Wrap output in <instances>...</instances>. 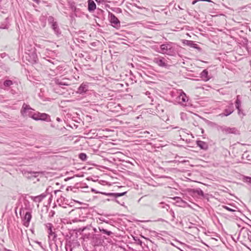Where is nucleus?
Masks as SVG:
<instances>
[{"label":"nucleus","mask_w":251,"mask_h":251,"mask_svg":"<svg viewBox=\"0 0 251 251\" xmlns=\"http://www.w3.org/2000/svg\"><path fill=\"white\" fill-rule=\"evenodd\" d=\"M24 203L25 207H22L20 209V214L21 216L24 215L23 217H22L23 225L27 227L29 226L32 218V215L29 201H26Z\"/></svg>","instance_id":"1"},{"label":"nucleus","mask_w":251,"mask_h":251,"mask_svg":"<svg viewBox=\"0 0 251 251\" xmlns=\"http://www.w3.org/2000/svg\"><path fill=\"white\" fill-rule=\"evenodd\" d=\"M160 50V53L171 56L174 55L176 52L175 44L171 42L161 45Z\"/></svg>","instance_id":"2"},{"label":"nucleus","mask_w":251,"mask_h":251,"mask_svg":"<svg viewBox=\"0 0 251 251\" xmlns=\"http://www.w3.org/2000/svg\"><path fill=\"white\" fill-rule=\"evenodd\" d=\"M33 110L29 105L24 103L21 109V114L24 117L28 116L33 119V116L35 112H33Z\"/></svg>","instance_id":"3"},{"label":"nucleus","mask_w":251,"mask_h":251,"mask_svg":"<svg viewBox=\"0 0 251 251\" xmlns=\"http://www.w3.org/2000/svg\"><path fill=\"white\" fill-rule=\"evenodd\" d=\"M33 119L35 121H42L45 122L51 121L50 116L46 113H41L39 112L35 113Z\"/></svg>","instance_id":"4"},{"label":"nucleus","mask_w":251,"mask_h":251,"mask_svg":"<svg viewBox=\"0 0 251 251\" xmlns=\"http://www.w3.org/2000/svg\"><path fill=\"white\" fill-rule=\"evenodd\" d=\"M189 192L193 196H198L199 198L206 199L208 200V194H204L201 189L198 188L196 189H191Z\"/></svg>","instance_id":"5"},{"label":"nucleus","mask_w":251,"mask_h":251,"mask_svg":"<svg viewBox=\"0 0 251 251\" xmlns=\"http://www.w3.org/2000/svg\"><path fill=\"white\" fill-rule=\"evenodd\" d=\"M153 62L156 64L158 66L167 68L169 67V65L167 63V60L163 57L158 56L155 57L153 59Z\"/></svg>","instance_id":"6"},{"label":"nucleus","mask_w":251,"mask_h":251,"mask_svg":"<svg viewBox=\"0 0 251 251\" xmlns=\"http://www.w3.org/2000/svg\"><path fill=\"white\" fill-rule=\"evenodd\" d=\"M29 52L25 56L26 60H27L29 63L31 64H35L37 63L38 58L37 55L34 49L33 51H29Z\"/></svg>","instance_id":"7"},{"label":"nucleus","mask_w":251,"mask_h":251,"mask_svg":"<svg viewBox=\"0 0 251 251\" xmlns=\"http://www.w3.org/2000/svg\"><path fill=\"white\" fill-rule=\"evenodd\" d=\"M108 19L112 25L115 28L120 27V22L119 19L110 12H108Z\"/></svg>","instance_id":"8"},{"label":"nucleus","mask_w":251,"mask_h":251,"mask_svg":"<svg viewBox=\"0 0 251 251\" xmlns=\"http://www.w3.org/2000/svg\"><path fill=\"white\" fill-rule=\"evenodd\" d=\"M88 83L87 82H83L78 88L77 90L76 91V93L80 95H84L88 91Z\"/></svg>","instance_id":"9"},{"label":"nucleus","mask_w":251,"mask_h":251,"mask_svg":"<svg viewBox=\"0 0 251 251\" xmlns=\"http://www.w3.org/2000/svg\"><path fill=\"white\" fill-rule=\"evenodd\" d=\"M234 111V106L232 103H230L224 110V112L220 114L222 117L227 116L230 115Z\"/></svg>","instance_id":"10"},{"label":"nucleus","mask_w":251,"mask_h":251,"mask_svg":"<svg viewBox=\"0 0 251 251\" xmlns=\"http://www.w3.org/2000/svg\"><path fill=\"white\" fill-rule=\"evenodd\" d=\"M183 43L187 45L188 46L197 49L199 51H201L202 50L198 46V45L195 43V42L193 41L184 40Z\"/></svg>","instance_id":"11"},{"label":"nucleus","mask_w":251,"mask_h":251,"mask_svg":"<svg viewBox=\"0 0 251 251\" xmlns=\"http://www.w3.org/2000/svg\"><path fill=\"white\" fill-rule=\"evenodd\" d=\"M126 193L127 192L126 191L122 193H102V194L110 197H112L114 199H115L116 198L125 195Z\"/></svg>","instance_id":"12"},{"label":"nucleus","mask_w":251,"mask_h":251,"mask_svg":"<svg viewBox=\"0 0 251 251\" xmlns=\"http://www.w3.org/2000/svg\"><path fill=\"white\" fill-rule=\"evenodd\" d=\"M92 244L93 246H99L102 243V240L100 237V235L96 234L93 237V239L91 240Z\"/></svg>","instance_id":"13"},{"label":"nucleus","mask_w":251,"mask_h":251,"mask_svg":"<svg viewBox=\"0 0 251 251\" xmlns=\"http://www.w3.org/2000/svg\"><path fill=\"white\" fill-rule=\"evenodd\" d=\"M220 129L223 131H225L226 133H236L237 129L235 128H230L226 126H220Z\"/></svg>","instance_id":"14"},{"label":"nucleus","mask_w":251,"mask_h":251,"mask_svg":"<svg viewBox=\"0 0 251 251\" xmlns=\"http://www.w3.org/2000/svg\"><path fill=\"white\" fill-rule=\"evenodd\" d=\"M196 144L201 149L206 151L208 149L207 144L204 141L201 140L197 141Z\"/></svg>","instance_id":"15"},{"label":"nucleus","mask_w":251,"mask_h":251,"mask_svg":"<svg viewBox=\"0 0 251 251\" xmlns=\"http://www.w3.org/2000/svg\"><path fill=\"white\" fill-rule=\"evenodd\" d=\"M96 9V4L93 0H88V10L90 12H93Z\"/></svg>","instance_id":"16"},{"label":"nucleus","mask_w":251,"mask_h":251,"mask_svg":"<svg viewBox=\"0 0 251 251\" xmlns=\"http://www.w3.org/2000/svg\"><path fill=\"white\" fill-rule=\"evenodd\" d=\"M51 25V28L54 31V32L55 34H56L57 36H59L61 34V32L60 31V29L59 27V26L58 25L57 23H55L52 24Z\"/></svg>","instance_id":"17"},{"label":"nucleus","mask_w":251,"mask_h":251,"mask_svg":"<svg viewBox=\"0 0 251 251\" xmlns=\"http://www.w3.org/2000/svg\"><path fill=\"white\" fill-rule=\"evenodd\" d=\"M46 226L48 228V233L50 236H53V239H54L56 237L57 235L55 234V232H54L52 230V225L51 223H48L46 225Z\"/></svg>","instance_id":"18"},{"label":"nucleus","mask_w":251,"mask_h":251,"mask_svg":"<svg viewBox=\"0 0 251 251\" xmlns=\"http://www.w3.org/2000/svg\"><path fill=\"white\" fill-rule=\"evenodd\" d=\"M201 77L205 81H208L210 79V77L208 75V72L206 69H204L201 73Z\"/></svg>","instance_id":"19"},{"label":"nucleus","mask_w":251,"mask_h":251,"mask_svg":"<svg viewBox=\"0 0 251 251\" xmlns=\"http://www.w3.org/2000/svg\"><path fill=\"white\" fill-rule=\"evenodd\" d=\"M240 233L246 234L248 239L251 242V231L249 229L245 227H242L240 230Z\"/></svg>","instance_id":"20"},{"label":"nucleus","mask_w":251,"mask_h":251,"mask_svg":"<svg viewBox=\"0 0 251 251\" xmlns=\"http://www.w3.org/2000/svg\"><path fill=\"white\" fill-rule=\"evenodd\" d=\"M55 83L58 85L60 88L65 89V86H69L70 85V83H67V82H63L62 80H60V79H55L54 80Z\"/></svg>","instance_id":"21"},{"label":"nucleus","mask_w":251,"mask_h":251,"mask_svg":"<svg viewBox=\"0 0 251 251\" xmlns=\"http://www.w3.org/2000/svg\"><path fill=\"white\" fill-rule=\"evenodd\" d=\"M47 15H42L40 18L39 21L41 23V25L43 27H45L46 25Z\"/></svg>","instance_id":"22"},{"label":"nucleus","mask_w":251,"mask_h":251,"mask_svg":"<svg viewBox=\"0 0 251 251\" xmlns=\"http://www.w3.org/2000/svg\"><path fill=\"white\" fill-rule=\"evenodd\" d=\"M179 99L180 100H181L180 102H185L188 100V97L183 92L180 94L179 96Z\"/></svg>","instance_id":"23"},{"label":"nucleus","mask_w":251,"mask_h":251,"mask_svg":"<svg viewBox=\"0 0 251 251\" xmlns=\"http://www.w3.org/2000/svg\"><path fill=\"white\" fill-rule=\"evenodd\" d=\"M95 235L96 234H94L93 232H92V233L89 232L88 233H85L84 235H83V236L84 239H89L92 240Z\"/></svg>","instance_id":"24"},{"label":"nucleus","mask_w":251,"mask_h":251,"mask_svg":"<svg viewBox=\"0 0 251 251\" xmlns=\"http://www.w3.org/2000/svg\"><path fill=\"white\" fill-rule=\"evenodd\" d=\"M46 195L44 193L42 194L39 196L35 197L34 198V201L36 202H40L46 197Z\"/></svg>","instance_id":"25"},{"label":"nucleus","mask_w":251,"mask_h":251,"mask_svg":"<svg viewBox=\"0 0 251 251\" xmlns=\"http://www.w3.org/2000/svg\"><path fill=\"white\" fill-rule=\"evenodd\" d=\"M99 229L101 233L106 234L108 236H110L111 235L113 234V233L111 231L107 230L103 228L99 227Z\"/></svg>","instance_id":"26"},{"label":"nucleus","mask_w":251,"mask_h":251,"mask_svg":"<svg viewBox=\"0 0 251 251\" xmlns=\"http://www.w3.org/2000/svg\"><path fill=\"white\" fill-rule=\"evenodd\" d=\"M70 8L74 12H77L79 11V9L76 7L74 2L70 3Z\"/></svg>","instance_id":"27"},{"label":"nucleus","mask_w":251,"mask_h":251,"mask_svg":"<svg viewBox=\"0 0 251 251\" xmlns=\"http://www.w3.org/2000/svg\"><path fill=\"white\" fill-rule=\"evenodd\" d=\"M239 96H237V98L235 102V107L237 109L241 108V101L239 99Z\"/></svg>","instance_id":"28"},{"label":"nucleus","mask_w":251,"mask_h":251,"mask_svg":"<svg viewBox=\"0 0 251 251\" xmlns=\"http://www.w3.org/2000/svg\"><path fill=\"white\" fill-rule=\"evenodd\" d=\"M78 157L82 161H85L87 158V156L86 153L81 152L79 154Z\"/></svg>","instance_id":"29"},{"label":"nucleus","mask_w":251,"mask_h":251,"mask_svg":"<svg viewBox=\"0 0 251 251\" xmlns=\"http://www.w3.org/2000/svg\"><path fill=\"white\" fill-rule=\"evenodd\" d=\"M174 199L176 200V203L179 204V206H182V204L185 203V202L180 197H176Z\"/></svg>","instance_id":"30"},{"label":"nucleus","mask_w":251,"mask_h":251,"mask_svg":"<svg viewBox=\"0 0 251 251\" xmlns=\"http://www.w3.org/2000/svg\"><path fill=\"white\" fill-rule=\"evenodd\" d=\"M91 227H92L91 226H84V227H81V228H79L78 229H75L74 230L76 231L77 232L81 233V232L84 231L86 229H90V228H91Z\"/></svg>","instance_id":"31"},{"label":"nucleus","mask_w":251,"mask_h":251,"mask_svg":"<svg viewBox=\"0 0 251 251\" xmlns=\"http://www.w3.org/2000/svg\"><path fill=\"white\" fill-rule=\"evenodd\" d=\"M13 82L11 80H5L3 82V85L5 87H10V86L13 85Z\"/></svg>","instance_id":"32"},{"label":"nucleus","mask_w":251,"mask_h":251,"mask_svg":"<svg viewBox=\"0 0 251 251\" xmlns=\"http://www.w3.org/2000/svg\"><path fill=\"white\" fill-rule=\"evenodd\" d=\"M48 21L49 24L50 25H51L53 23H56V22L54 21V18L51 16H50L48 18Z\"/></svg>","instance_id":"33"},{"label":"nucleus","mask_w":251,"mask_h":251,"mask_svg":"<svg viewBox=\"0 0 251 251\" xmlns=\"http://www.w3.org/2000/svg\"><path fill=\"white\" fill-rule=\"evenodd\" d=\"M159 205L160 207H161L162 208L166 209L167 211H168V209L170 208V206L168 204H165L163 202H160Z\"/></svg>","instance_id":"34"},{"label":"nucleus","mask_w":251,"mask_h":251,"mask_svg":"<svg viewBox=\"0 0 251 251\" xmlns=\"http://www.w3.org/2000/svg\"><path fill=\"white\" fill-rule=\"evenodd\" d=\"M106 201H114L116 202L117 203H119V204L121 205H123L124 204V202L123 201H120L118 200H117V198H116L115 199H114L113 198L112 199H106Z\"/></svg>","instance_id":"35"},{"label":"nucleus","mask_w":251,"mask_h":251,"mask_svg":"<svg viewBox=\"0 0 251 251\" xmlns=\"http://www.w3.org/2000/svg\"><path fill=\"white\" fill-rule=\"evenodd\" d=\"M169 212L171 216V221H174L176 218L174 211L171 209L169 211Z\"/></svg>","instance_id":"36"},{"label":"nucleus","mask_w":251,"mask_h":251,"mask_svg":"<svg viewBox=\"0 0 251 251\" xmlns=\"http://www.w3.org/2000/svg\"><path fill=\"white\" fill-rule=\"evenodd\" d=\"M133 240L139 245H142V241L138 237H133Z\"/></svg>","instance_id":"37"},{"label":"nucleus","mask_w":251,"mask_h":251,"mask_svg":"<svg viewBox=\"0 0 251 251\" xmlns=\"http://www.w3.org/2000/svg\"><path fill=\"white\" fill-rule=\"evenodd\" d=\"M59 196H60L61 198L59 199H57V202L58 203V205L59 206H61V203L63 202V201H65V198L63 197V196L61 195H59Z\"/></svg>","instance_id":"38"},{"label":"nucleus","mask_w":251,"mask_h":251,"mask_svg":"<svg viewBox=\"0 0 251 251\" xmlns=\"http://www.w3.org/2000/svg\"><path fill=\"white\" fill-rule=\"evenodd\" d=\"M111 9L112 11H115L116 12H119V13H121L122 12V10L120 8H111Z\"/></svg>","instance_id":"39"},{"label":"nucleus","mask_w":251,"mask_h":251,"mask_svg":"<svg viewBox=\"0 0 251 251\" xmlns=\"http://www.w3.org/2000/svg\"><path fill=\"white\" fill-rule=\"evenodd\" d=\"M223 207H224V208H225V209H226L227 210L230 211V212H234L235 211V210L231 209L230 207H229L226 205H224Z\"/></svg>","instance_id":"40"},{"label":"nucleus","mask_w":251,"mask_h":251,"mask_svg":"<svg viewBox=\"0 0 251 251\" xmlns=\"http://www.w3.org/2000/svg\"><path fill=\"white\" fill-rule=\"evenodd\" d=\"M244 179L247 182L251 183V177L246 176Z\"/></svg>","instance_id":"41"},{"label":"nucleus","mask_w":251,"mask_h":251,"mask_svg":"<svg viewBox=\"0 0 251 251\" xmlns=\"http://www.w3.org/2000/svg\"><path fill=\"white\" fill-rule=\"evenodd\" d=\"M237 110H238V114L239 115L242 114L243 116H245V114L243 113V110H242V109L241 108L238 109Z\"/></svg>","instance_id":"42"},{"label":"nucleus","mask_w":251,"mask_h":251,"mask_svg":"<svg viewBox=\"0 0 251 251\" xmlns=\"http://www.w3.org/2000/svg\"><path fill=\"white\" fill-rule=\"evenodd\" d=\"M60 80H62L63 82H67V83H69V80L66 78H63L62 79H60Z\"/></svg>","instance_id":"43"},{"label":"nucleus","mask_w":251,"mask_h":251,"mask_svg":"<svg viewBox=\"0 0 251 251\" xmlns=\"http://www.w3.org/2000/svg\"><path fill=\"white\" fill-rule=\"evenodd\" d=\"M73 189H75V188H73L72 187V186H68L67 188H66V190L67 191H69V190H71V191H73Z\"/></svg>","instance_id":"44"},{"label":"nucleus","mask_w":251,"mask_h":251,"mask_svg":"<svg viewBox=\"0 0 251 251\" xmlns=\"http://www.w3.org/2000/svg\"><path fill=\"white\" fill-rule=\"evenodd\" d=\"M61 191L60 190H54V193L56 195L57 194H59V193H61Z\"/></svg>","instance_id":"45"},{"label":"nucleus","mask_w":251,"mask_h":251,"mask_svg":"<svg viewBox=\"0 0 251 251\" xmlns=\"http://www.w3.org/2000/svg\"><path fill=\"white\" fill-rule=\"evenodd\" d=\"M98 3H103L105 2V0H95Z\"/></svg>","instance_id":"46"},{"label":"nucleus","mask_w":251,"mask_h":251,"mask_svg":"<svg viewBox=\"0 0 251 251\" xmlns=\"http://www.w3.org/2000/svg\"><path fill=\"white\" fill-rule=\"evenodd\" d=\"M91 191H92V192H95V193H101V194H102V192H98V191H96L95 189H94V188H92V189H91Z\"/></svg>","instance_id":"47"},{"label":"nucleus","mask_w":251,"mask_h":251,"mask_svg":"<svg viewBox=\"0 0 251 251\" xmlns=\"http://www.w3.org/2000/svg\"><path fill=\"white\" fill-rule=\"evenodd\" d=\"M54 214L55 212L54 211H51V212L50 213V217H53Z\"/></svg>","instance_id":"48"},{"label":"nucleus","mask_w":251,"mask_h":251,"mask_svg":"<svg viewBox=\"0 0 251 251\" xmlns=\"http://www.w3.org/2000/svg\"><path fill=\"white\" fill-rule=\"evenodd\" d=\"M37 244L41 247V248L43 250H45V248H43V247L42 245V243L40 242H37Z\"/></svg>","instance_id":"49"},{"label":"nucleus","mask_w":251,"mask_h":251,"mask_svg":"<svg viewBox=\"0 0 251 251\" xmlns=\"http://www.w3.org/2000/svg\"><path fill=\"white\" fill-rule=\"evenodd\" d=\"M198 1H199V0H193V1H192V4L193 5H194V4H195V3H196V2H197Z\"/></svg>","instance_id":"50"},{"label":"nucleus","mask_w":251,"mask_h":251,"mask_svg":"<svg viewBox=\"0 0 251 251\" xmlns=\"http://www.w3.org/2000/svg\"><path fill=\"white\" fill-rule=\"evenodd\" d=\"M65 205H66V203L64 204V203H63V202H62V203H61V205L60 206H62V207H64V208H66V206Z\"/></svg>","instance_id":"51"},{"label":"nucleus","mask_w":251,"mask_h":251,"mask_svg":"<svg viewBox=\"0 0 251 251\" xmlns=\"http://www.w3.org/2000/svg\"><path fill=\"white\" fill-rule=\"evenodd\" d=\"M39 172H30V174H34V175H35L36 174H39Z\"/></svg>","instance_id":"52"},{"label":"nucleus","mask_w":251,"mask_h":251,"mask_svg":"<svg viewBox=\"0 0 251 251\" xmlns=\"http://www.w3.org/2000/svg\"><path fill=\"white\" fill-rule=\"evenodd\" d=\"M34 1H35L37 4L39 3L40 0H33Z\"/></svg>","instance_id":"53"},{"label":"nucleus","mask_w":251,"mask_h":251,"mask_svg":"<svg viewBox=\"0 0 251 251\" xmlns=\"http://www.w3.org/2000/svg\"><path fill=\"white\" fill-rule=\"evenodd\" d=\"M56 121L59 122L61 121V120L60 118L57 117L56 118Z\"/></svg>","instance_id":"54"},{"label":"nucleus","mask_w":251,"mask_h":251,"mask_svg":"<svg viewBox=\"0 0 251 251\" xmlns=\"http://www.w3.org/2000/svg\"><path fill=\"white\" fill-rule=\"evenodd\" d=\"M243 234V237L244 238H247V236L246 234H244L243 233H242Z\"/></svg>","instance_id":"55"},{"label":"nucleus","mask_w":251,"mask_h":251,"mask_svg":"<svg viewBox=\"0 0 251 251\" xmlns=\"http://www.w3.org/2000/svg\"><path fill=\"white\" fill-rule=\"evenodd\" d=\"M105 7L110 8V5L108 4H105Z\"/></svg>","instance_id":"56"},{"label":"nucleus","mask_w":251,"mask_h":251,"mask_svg":"<svg viewBox=\"0 0 251 251\" xmlns=\"http://www.w3.org/2000/svg\"><path fill=\"white\" fill-rule=\"evenodd\" d=\"M4 251H12L11 250H8V249H7L6 248L4 249Z\"/></svg>","instance_id":"57"},{"label":"nucleus","mask_w":251,"mask_h":251,"mask_svg":"<svg viewBox=\"0 0 251 251\" xmlns=\"http://www.w3.org/2000/svg\"><path fill=\"white\" fill-rule=\"evenodd\" d=\"M50 188H47V190H46V192H48V193H49V190H50Z\"/></svg>","instance_id":"58"},{"label":"nucleus","mask_w":251,"mask_h":251,"mask_svg":"<svg viewBox=\"0 0 251 251\" xmlns=\"http://www.w3.org/2000/svg\"><path fill=\"white\" fill-rule=\"evenodd\" d=\"M92 230H94V232L96 231V229L95 228H93Z\"/></svg>","instance_id":"59"},{"label":"nucleus","mask_w":251,"mask_h":251,"mask_svg":"<svg viewBox=\"0 0 251 251\" xmlns=\"http://www.w3.org/2000/svg\"><path fill=\"white\" fill-rule=\"evenodd\" d=\"M55 246H56V251H58V246L56 245H55Z\"/></svg>","instance_id":"60"},{"label":"nucleus","mask_w":251,"mask_h":251,"mask_svg":"<svg viewBox=\"0 0 251 251\" xmlns=\"http://www.w3.org/2000/svg\"><path fill=\"white\" fill-rule=\"evenodd\" d=\"M205 1L211 2V0H205Z\"/></svg>","instance_id":"61"},{"label":"nucleus","mask_w":251,"mask_h":251,"mask_svg":"<svg viewBox=\"0 0 251 251\" xmlns=\"http://www.w3.org/2000/svg\"><path fill=\"white\" fill-rule=\"evenodd\" d=\"M199 1H205V0H198Z\"/></svg>","instance_id":"62"},{"label":"nucleus","mask_w":251,"mask_h":251,"mask_svg":"<svg viewBox=\"0 0 251 251\" xmlns=\"http://www.w3.org/2000/svg\"><path fill=\"white\" fill-rule=\"evenodd\" d=\"M52 197V195H50V199H51V198Z\"/></svg>","instance_id":"63"},{"label":"nucleus","mask_w":251,"mask_h":251,"mask_svg":"<svg viewBox=\"0 0 251 251\" xmlns=\"http://www.w3.org/2000/svg\"><path fill=\"white\" fill-rule=\"evenodd\" d=\"M113 199V198L112 197H110L109 199Z\"/></svg>","instance_id":"64"}]
</instances>
